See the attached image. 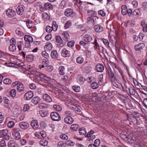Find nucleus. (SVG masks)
Masks as SVG:
<instances>
[{"instance_id":"nucleus-40","label":"nucleus","mask_w":147,"mask_h":147,"mask_svg":"<svg viewBox=\"0 0 147 147\" xmlns=\"http://www.w3.org/2000/svg\"><path fill=\"white\" fill-rule=\"evenodd\" d=\"M48 144V141L44 139H43L42 140H41L40 141V144L41 145L44 146H47Z\"/></svg>"},{"instance_id":"nucleus-9","label":"nucleus","mask_w":147,"mask_h":147,"mask_svg":"<svg viewBox=\"0 0 147 147\" xmlns=\"http://www.w3.org/2000/svg\"><path fill=\"white\" fill-rule=\"evenodd\" d=\"M25 7L22 5H19L17 8L16 12L19 15H22L24 13Z\"/></svg>"},{"instance_id":"nucleus-38","label":"nucleus","mask_w":147,"mask_h":147,"mask_svg":"<svg viewBox=\"0 0 147 147\" xmlns=\"http://www.w3.org/2000/svg\"><path fill=\"white\" fill-rule=\"evenodd\" d=\"M88 13L89 16L92 17H96V15L97 14L96 12L93 10H89L88 11Z\"/></svg>"},{"instance_id":"nucleus-55","label":"nucleus","mask_w":147,"mask_h":147,"mask_svg":"<svg viewBox=\"0 0 147 147\" xmlns=\"http://www.w3.org/2000/svg\"><path fill=\"white\" fill-rule=\"evenodd\" d=\"M72 109L74 110L75 111H76L78 112H80L81 110L77 106L73 105L72 107Z\"/></svg>"},{"instance_id":"nucleus-15","label":"nucleus","mask_w":147,"mask_h":147,"mask_svg":"<svg viewBox=\"0 0 147 147\" xmlns=\"http://www.w3.org/2000/svg\"><path fill=\"white\" fill-rule=\"evenodd\" d=\"M55 40L56 42L59 43L57 44L58 45H61L63 46L65 43V42L63 41L61 38L59 36L56 37Z\"/></svg>"},{"instance_id":"nucleus-46","label":"nucleus","mask_w":147,"mask_h":147,"mask_svg":"<svg viewBox=\"0 0 147 147\" xmlns=\"http://www.w3.org/2000/svg\"><path fill=\"white\" fill-rule=\"evenodd\" d=\"M84 61V59L81 57H78L76 59V61L78 63L81 64Z\"/></svg>"},{"instance_id":"nucleus-10","label":"nucleus","mask_w":147,"mask_h":147,"mask_svg":"<svg viewBox=\"0 0 147 147\" xmlns=\"http://www.w3.org/2000/svg\"><path fill=\"white\" fill-rule=\"evenodd\" d=\"M62 56L64 57H69L70 56L69 51L65 49H63L61 53Z\"/></svg>"},{"instance_id":"nucleus-56","label":"nucleus","mask_w":147,"mask_h":147,"mask_svg":"<svg viewBox=\"0 0 147 147\" xmlns=\"http://www.w3.org/2000/svg\"><path fill=\"white\" fill-rule=\"evenodd\" d=\"M112 84L113 86L117 88H119L121 86V85L120 84L118 83H117L115 82V81H112Z\"/></svg>"},{"instance_id":"nucleus-16","label":"nucleus","mask_w":147,"mask_h":147,"mask_svg":"<svg viewBox=\"0 0 147 147\" xmlns=\"http://www.w3.org/2000/svg\"><path fill=\"white\" fill-rule=\"evenodd\" d=\"M84 40L88 42H92L93 40L92 38L90 35L86 34L83 37Z\"/></svg>"},{"instance_id":"nucleus-41","label":"nucleus","mask_w":147,"mask_h":147,"mask_svg":"<svg viewBox=\"0 0 147 147\" xmlns=\"http://www.w3.org/2000/svg\"><path fill=\"white\" fill-rule=\"evenodd\" d=\"M71 21L69 20L67 21L64 25V28L65 29H66L71 27Z\"/></svg>"},{"instance_id":"nucleus-32","label":"nucleus","mask_w":147,"mask_h":147,"mask_svg":"<svg viewBox=\"0 0 147 147\" xmlns=\"http://www.w3.org/2000/svg\"><path fill=\"white\" fill-rule=\"evenodd\" d=\"M79 125L77 124H72L70 127V130L71 131H76L79 128Z\"/></svg>"},{"instance_id":"nucleus-4","label":"nucleus","mask_w":147,"mask_h":147,"mask_svg":"<svg viewBox=\"0 0 147 147\" xmlns=\"http://www.w3.org/2000/svg\"><path fill=\"white\" fill-rule=\"evenodd\" d=\"M145 46V45L143 43H140L134 47V49L136 51H142Z\"/></svg>"},{"instance_id":"nucleus-28","label":"nucleus","mask_w":147,"mask_h":147,"mask_svg":"<svg viewBox=\"0 0 147 147\" xmlns=\"http://www.w3.org/2000/svg\"><path fill=\"white\" fill-rule=\"evenodd\" d=\"M9 147H18L16 142L13 140H10L8 143Z\"/></svg>"},{"instance_id":"nucleus-49","label":"nucleus","mask_w":147,"mask_h":147,"mask_svg":"<svg viewBox=\"0 0 147 147\" xmlns=\"http://www.w3.org/2000/svg\"><path fill=\"white\" fill-rule=\"evenodd\" d=\"M15 125V123L12 121H9L7 123V126L9 128L13 127Z\"/></svg>"},{"instance_id":"nucleus-57","label":"nucleus","mask_w":147,"mask_h":147,"mask_svg":"<svg viewBox=\"0 0 147 147\" xmlns=\"http://www.w3.org/2000/svg\"><path fill=\"white\" fill-rule=\"evenodd\" d=\"M17 44L19 51L22 50V45L23 44V42L22 41H18L17 42Z\"/></svg>"},{"instance_id":"nucleus-1","label":"nucleus","mask_w":147,"mask_h":147,"mask_svg":"<svg viewBox=\"0 0 147 147\" xmlns=\"http://www.w3.org/2000/svg\"><path fill=\"white\" fill-rule=\"evenodd\" d=\"M8 131L7 129H3L0 131V138H4V139L8 140L10 139V137L8 135Z\"/></svg>"},{"instance_id":"nucleus-50","label":"nucleus","mask_w":147,"mask_h":147,"mask_svg":"<svg viewBox=\"0 0 147 147\" xmlns=\"http://www.w3.org/2000/svg\"><path fill=\"white\" fill-rule=\"evenodd\" d=\"M73 90L76 92H79L80 90V87L78 86H74L72 87Z\"/></svg>"},{"instance_id":"nucleus-58","label":"nucleus","mask_w":147,"mask_h":147,"mask_svg":"<svg viewBox=\"0 0 147 147\" xmlns=\"http://www.w3.org/2000/svg\"><path fill=\"white\" fill-rule=\"evenodd\" d=\"M45 30L47 32L50 33L53 30V29L51 27L48 26L46 27Z\"/></svg>"},{"instance_id":"nucleus-34","label":"nucleus","mask_w":147,"mask_h":147,"mask_svg":"<svg viewBox=\"0 0 147 147\" xmlns=\"http://www.w3.org/2000/svg\"><path fill=\"white\" fill-rule=\"evenodd\" d=\"M140 15V9H136L132 12V16H135L136 17H139Z\"/></svg>"},{"instance_id":"nucleus-59","label":"nucleus","mask_w":147,"mask_h":147,"mask_svg":"<svg viewBox=\"0 0 147 147\" xmlns=\"http://www.w3.org/2000/svg\"><path fill=\"white\" fill-rule=\"evenodd\" d=\"M74 42L73 40H72L68 42L67 46L68 47H72L74 46Z\"/></svg>"},{"instance_id":"nucleus-52","label":"nucleus","mask_w":147,"mask_h":147,"mask_svg":"<svg viewBox=\"0 0 147 147\" xmlns=\"http://www.w3.org/2000/svg\"><path fill=\"white\" fill-rule=\"evenodd\" d=\"M16 91L15 89L11 90L10 92V94L11 96L13 97H14L16 96Z\"/></svg>"},{"instance_id":"nucleus-60","label":"nucleus","mask_w":147,"mask_h":147,"mask_svg":"<svg viewBox=\"0 0 147 147\" xmlns=\"http://www.w3.org/2000/svg\"><path fill=\"white\" fill-rule=\"evenodd\" d=\"M65 144L68 146H72L74 145V143L73 141L71 140H68L67 141L65 142Z\"/></svg>"},{"instance_id":"nucleus-31","label":"nucleus","mask_w":147,"mask_h":147,"mask_svg":"<svg viewBox=\"0 0 147 147\" xmlns=\"http://www.w3.org/2000/svg\"><path fill=\"white\" fill-rule=\"evenodd\" d=\"M51 56L52 58L56 59L58 57V54L57 51L54 50L51 52Z\"/></svg>"},{"instance_id":"nucleus-61","label":"nucleus","mask_w":147,"mask_h":147,"mask_svg":"<svg viewBox=\"0 0 147 147\" xmlns=\"http://www.w3.org/2000/svg\"><path fill=\"white\" fill-rule=\"evenodd\" d=\"M98 14L103 17L104 16L106 15V13L105 12L102 10H100L98 11Z\"/></svg>"},{"instance_id":"nucleus-2","label":"nucleus","mask_w":147,"mask_h":147,"mask_svg":"<svg viewBox=\"0 0 147 147\" xmlns=\"http://www.w3.org/2000/svg\"><path fill=\"white\" fill-rule=\"evenodd\" d=\"M51 119L54 121H59L61 119V117L59 114L56 112H52L50 114Z\"/></svg>"},{"instance_id":"nucleus-20","label":"nucleus","mask_w":147,"mask_h":147,"mask_svg":"<svg viewBox=\"0 0 147 147\" xmlns=\"http://www.w3.org/2000/svg\"><path fill=\"white\" fill-rule=\"evenodd\" d=\"M30 125L34 129H37L39 126V124L38 121L36 120H32L31 121Z\"/></svg>"},{"instance_id":"nucleus-30","label":"nucleus","mask_w":147,"mask_h":147,"mask_svg":"<svg viewBox=\"0 0 147 147\" xmlns=\"http://www.w3.org/2000/svg\"><path fill=\"white\" fill-rule=\"evenodd\" d=\"M40 101L39 97L35 96L34 97L32 100V102L34 105L37 104Z\"/></svg>"},{"instance_id":"nucleus-11","label":"nucleus","mask_w":147,"mask_h":147,"mask_svg":"<svg viewBox=\"0 0 147 147\" xmlns=\"http://www.w3.org/2000/svg\"><path fill=\"white\" fill-rule=\"evenodd\" d=\"M94 45V48L96 49H100V52L101 53L103 51V48L102 47H100L99 45L98 44L97 40L95 38L94 39V42L92 43Z\"/></svg>"},{"instance_id":"nucleus-23","label":"nucleus","mask_w":147,"mask_h":147,"mask_svg":"<svg viewBox=\"0 0 147 147\" xmlns=\"http://www.w3.org/2000/svg\"><path fill=\"white\" fill-rule=\"evenodd\" d=\"M62 35L63 36V39L66 42L68 41L69 38V35L68 33L66 32H64L62 33Z\"/></svg>"},{"instance_id":"nucleus-19","label":"nucleus","mask_w":147,"mask_h":147,"mask_svg":"<svg viewBox=\"0 0 147 147\" xmlns=\"http://www.w3.org/2000/svg\"><path fill=\"white\" fill-rule=\"evenodd\" d=\"M45 10H52L53 9V6L51 3L49 2L45 3L44 4V7Z\"/></svg>"},{"instance_id":"nucleus-25","label":"nucleus","mask_w":147,"mask_h":147,"mask_svg":"<svg viewBox=\"0 0 147 147\" xmlns=\"http://www.w3.org/2000/svg\"><path fill=\"white\" fill-rule=\"evenodd\" d=\"M38 75L41 78L47 81H49L51 80L50 78L47 77L45 74L39 73Z\"/></svg>"},{"instance_id":"nucleus-13","label":"nucleus","mask_w":147,"mask_h":147,"mask_svg":"<svg viewBox=\"0 0 147 147\" xmlns=\"http://www.w3.org/2000/svg\"><path fill=\"white\" fill-rule=\"evenodd\" d=\"M33 96V92L31 91H29L25 94L24 98L26 100H28L32 98Z\"/></svg>"},{"instance_id":"nucleus-5","label":"nucleus","mask_w":147,"mask_h":147,"mask_svg":"<svg viewBox=\"0 0 147 147\" xmlns=\"http://www.w3.org/2000/svg\"><path fill=\"white\" fill-rule=\"evenodd\" d=\"M94 132L93 130H91L88 132L86 136L87 138V140L88 141L92 140L95 138V136L93 134Z\"/></svg>"},{"instance_id":"nucleus-12","label":"nucleus","mask_w":147,"mask_h":147,"mask_svg":"<svg viewBox=\"0 0 147 147\" xmlns=\"http://www.w3.org/2000/svg\"><path fill=\"white\" fill-rule=\"evenodd\" d=\"M65 122L68 124H71L74 121V119L70 116H67L64 119Z\"/></svg>"},{"instance_id":"nucleus-35","label":"nucleus","mask_w":147,"mask_h":147,"mask_svg":"<svg viewBox=\"0 0 147 147\" xmlns=\"http://www.w3.org/2000/svg\"><path fill=\"white\" fill-rule=\"evenodd\" d=\"M79 134L80 135H84L86 134V131L84 127L80 128L79 130Z\"/></svg>"},{"instance_id":"nucleus-54","label":"nucleus","mask_w":147,"mask_h":147,"mask_svg":"<svg viewBox=\"0 0 147 147\" xmlns=\"http://www.w3.org/2000/svg\"><path fill=\"white\" fill-rule=\"evenodd\" d=\"M16 33L18 35L22 36L24 34L23 33L19 28H17L16 30Z\"/></svg>"},{"instance_id":"nucleus-63","label":"nucleus","mask_w":147,"mask_h":147,"mask_svg":"<svg viewBox=\"0 0 147 147\" xmlns=\"http://www.w3.org/2000/svg\"><path fill=\"white\" fill-rule=\"evenodd\" d=\"M100 141L98 139L96 140L94 142V144L96 147L98 146L100 144Z\"/></svg>"},{"instance_id":"nucleus-51","label":"nucleus","mask_w":147,"mask_h":147,"mask_svg":"<svg viewBox=\"0 0 147 147\" xmlns=\"http://www.w3.org/2000/svg\"><path fill=\"white\" fill-rule=\"evenodd\" d=\"M3 83L6 84H9L11 82V80L9 78L5 79L3 81Z\"/></svg>"},{"instance_id":"nucleus-18","label":"nucleus","mask_w":147,"mask_h":147,"mask_svg":"<svg viewBox=\"0 0 147 147\" xmlns=\"http://www.w3.org/2000/svg\"><path fill=\"white\" fill-rule=\"evenodd\" d=\"M94 30L97 32H100L103 30V27L100 25L97 24L94 27Z\"/></svg>"},{"instance_id":"nucleus-3","label":"nucleus","mask_w":147,"mask_h":147,"mask_svg":"<svg viewBox=\"0 0 147 147\" xmlns=\"http://www.w3.org/2000/svg\"><path fill=\"white\" fill-rule=\"evenodd\" d=\"M98 17H88L87 19V21L88 24L94 25L95 23L97 22V20L98 19Z\"/></svg>"},{"instance_id":"nucleus-53","label":"nucleus","mask_w":147,"mask_h":147,"mask_svg":"<svg viewBox=\"0 0 147 147\" xmlns=\"http://www.w3.org/2000/svg\"><path fill=\"white\" fill-rule=\"evenodd\" d=\"M134 146L135 147H146L145 144L142 143H140L139 144H135Z\"/></svg>"},{"instance_id":"nucleus-62","label":"nucleus","mask_w":147,"mask_h":147,"mask_svg":"<svg viewBox=\"0 0 147 147\" xmlns=\"http://www.w3.org/2000/svg\"><path fill=\"white\" fill-rule=\"evenodd\" d=\"M60 138L63 140H67L68 139V137L65 134H62L60 135Z\"/></svg>"},{"instance_id":"nucleus-6","label":"nucleus","mask_w":147,"mask_h":147,"mask_svg":"<svg viewBox=\"0 0 147 147\" xmlns=\"http://www.w3.org/2000/svg\"><path fill=\"white\" fill-rule=\"evenodd\" d=\"M64 14L67 17H73L74 14L73 10L71 8H67L64 11Z\"/></svg>"},{"instance_id":"nucleus-33","label":"nucleus","mask_w":147,"mask_h":147,"mask_svg":"<svg viewBox=\"0 0 147 147\" xmlns=\"http://www.w3.org/2000/svg\"><path fill=\"white\" fill-rule=\"evenodd\" d=\"M12 135L13 137L17 140H18L21 138V136L19 132H12Z\"/></svg>"},{"instance_id":"nucleus-64","label":"nucleus","mask_w":147,"mask_h":147,"mask_svg":"<svg viewBox=\"0 0 147 147\" xmlns=\"http://www.w3.org/2000/svg\"><path fill=\"white\" fill-rule=\"evenodd\" d=\"M133 11L131 9H129L127 10V13L128 16L130 17L132 16Z\"/></svg>"},{"instance_id":"nucleus-14","label":"nucleus","mask_w":147,"mask_h":147,"mask_svg":"<svg viewBox=\"0 0 147 147\" xmlns=\"http://www.w3.org/2000/svg\"><path fill=\"white\" fill-rule=\"evenodd\" d=\"M6 14L9 17L12 18L15 15V12L13 9H8L6 11Z\"/></svg>"},{"instance_id":"nucleus-21","label":"nucleus","mask_w":147,"mask_h":147,"mask_svg":"<svg viewBox=\"0 0 147 147\" xmlns=\"http://www.w3.org/2000/svg\"><path fill=\"white\" fill-rule=\"evenodd\" d=\"M96 69L97 72H102L104 70V67L102 64H99L96 65Z\"/></svg>"},{"instance_id":"nucleus-8","label":"nucleus","mask_w":147,"mask_h":147,"mask_svg":"<svg viewBox=\"0 0 147 147\" xmlns=\"http://www.w3.org/2000/svg\"><path fill=\"white\" fill-rule=\"evenodd\" d=\"M26 24L28 28L30 29L31 30H35V26L32 21L28 20L26 22Z\"/></svg>"},{"instance_id":"nucleus-37","label":"nucleus","mask_w":147,"mask_h":147,"mask_svg":"<svg viewBox=\"0 0 147 147\" xmlns=\"http://www.w3.org/2000/svg\"><path fill=\"white\" fill-rule=\"evenodd\" d=\"M52 22V26L51 27L53 28V30L56 31L57 30L58 26L55 21H53Z\"/></svg>"},{"instance_id":"nucleus-43","label":"nucleus","mask_w":147,"mask_h":147,"mask_svg":"<svg viewBox=\"0 0 147 147\" xmlns=\"http://www.w3.org/2000/svg\"><path fill=\"white\" fill-rule=\"evenodd\" d=\"M66 0H62L60 3V7L61 9H63L66 6L67 4Z\"/></svg>"},{"instance_id":"nucleus-22","label":"nucleus","mask_w":147,"mask_h":147,"mask_svg":"<svg viewBox=\"0 0 147 147\" xmlns=\"http://www.w3.org/2000/svg\"><path fill=\"white\" fill-rule=\"evenodd\" d=\"M43 99L48 102H52V99L50 96L47 94H44L43 96Z\"/></svg>"},{"instance_id":"nucleus-39","label":"nucleus","mask_w":147,"mask_h":147,"mask_svg":"<svg viewBox=\"0 0 147 147\" xmlns=\"http://www.w3.org/2000/svg\"><path fill=\"white\" fill-rule=\"evenodd\" d=\"M65 68L63 66H61L59 68V73L61 75H63L65 74L64 72Z\"/></svg>"},{"instance_id":"nucleus-7","label":"nucleus","mask_w":147,"mask_h":147,"mask_svg":"<svg viewBox=\"0 0 147 147\" xmlns=\"http://www.w3.org/2000/svg\"><path fill=\"white\" fill-rule=\"evenodd\" d=\"M108 71L110 79L112 81H115L116 78L113 72L110 68L108 69Z\"/></svg>"},{"instance_id":"nucleus-45","label":"nucleus","mask_w":147,"mask_h":147,"mask_svg":"<svg viewBox=\"0 0 147 147\" xmlns=\"http://www.w3.org/2000/svg\"><path fill=\"white\" fill-rule=\"evenodd\" d=\"M38 107L40 109L46 108L47 107L46 104L44 103H40L38 105Z\"/></svg>"},{"instance_id":"nucleus-24","label":"nucleus","mask_w":147,"mask_h":147,"mask_svg":"<svg viewBox=\"0 0 147 147\" xmlns=\"http://www.w3.org/2000/svg\"><path fill=\"white\" fill-rule=\"evenodd\" d=\"M24 39L27 42L29 43L32 42L33 41V39L32 36L29 35H26L24 36Z\"/></svg>"},{"instance_id":"nucleus-17","label":"nucleus","mask_w":147,"mask_h":147,"mask_svg":"<svg viewBox=\"0 0 147 147\" xmlns=\"http://www.w3.org/2000/svg\"><path fill=\"white\" fill-rule=\"evenodd\" d=\"M19 126L23 129H26L28 128L29 124L26 122H22L19 124Z\"/></svg>"},{"instance_id":"nucleus-36","label":"nucleus","mask_w":147,"mask_h":147,"mask_svg":"<svg viewBox=\"0 0 147 147\" xmlns=\"http://www.w3.org/2000/svg\"><path fill=\"white\" fill-rule=\"evenodd\" d=\"M34 56L33 55H27L26 56V59L27 61L31 62L34 59Z\"/></svg>"},{"instance_id":"nucleus-26","label":"nucleus","mask_w":147,"mask_h":147,"mask_svg":"<svg viewBox=\"0 0 147 147\" xmlns=\"http://www.w3.org/2000/svg\"><path fill=\"white\" fill-rule=\"evenodd\" d=\"M42 67L44 68L45 70L49 72L51 71L53 69V66L51 65L47 66L46 64V65H42L41 67H40V69Z\"/></svg>"},{"instance_id":"nucleus-27","label":"nucleus","mask_w":147,"mask_h":147,"mask_svg":"<svg viewBox=\"0 0 147 147\" xmlns=\"http://www.w3.org/2000/svg\"><path fill=\"white\" fill-rule=\"evenodd\" d=\"M17 90L19 92H21L24 90V86L23 84L20 82H19L17 86Z\"/></svg>"},{"instance_id":"nucleus-42","label":"nucleus","mask_w":147,"mask_h":147,"mask_svg":"<svg viewBox=\"0 0 147 147\" xmlns=\"http://www.w3.org/2000/svg\"><path fill=\"white\" fill-rule=\"evenodd\" d=\"M9 50L11 51H14L16 50V46L15 44H12L9 47Z\"/></svg>"},{"instance_id":"nucleus-44","label":"nucleus","mask_w":147,"mask_h":147,"mask_svg":"<svg viewBox=\"0 0 147 147\" xmlns=\"http://www.w3.org/2000/svg\"><path fill=\"white\" fill-rule=\"evenodd\" d=\"M42 18L44 19L49 20L50 17L47 13L44 12L42 13Z\"/></svg>"},{"instance_id":"nucleus-47","label":"nucleus","mask_w":147,"mask_h":147,"mask_svg":"<svg viewBox=\"0 0 147 147\" xmlns=\"http://www.w3.org/2000/svg\"><path fill=\"white\" fill-rule=\"evenodd\" d=\"M53 108L57 111H60L62 109L61 107L59 105H54Z\"/></svg>"},{"instance_id":"nucleus-29","label":"nucleus","mask_w":147,"mask_h":147,"mask_svg":"<svg viewBox=\"0 0 147 147\" xmlns=\"http://www.w3.org/2000/svg\"><path fill=\"white\" fill-rule=\"evenodd\" d=\"M141 25L143 28L142 30L144 32H147V24L145 21H142L141 23Z\"/></svg>"},{"instance_id":"nucleus-48","label":"nucleus","mask_w":147,"mask_h":147,"mask_svg":"<svg viewBox=\"0 0 147 147\" xmlns=\"http://www.w3.org/2000/svg\"><path fill=\"white\" fill-rule=\"evenodd\" d=\"M91 87L93 89H96L98 88V84L96 82H93L91 84Z\"/></svg>"}]
</instances>
